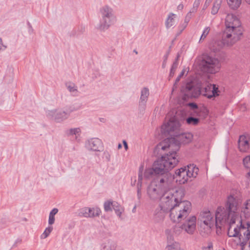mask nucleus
<instances>
[{
    "instance_id": "obj_28",
    "label": "nucleus",
    "mask_w": 250,
    "mask_h": 250,
    "mask_svg": "<svg viewBox=\"0 0 250 250\" xmlns=\"http://www.w3.org/2000/svg\"><path fill=\"white\" fill-rule=\"evenodd\" d=\"M113 209L114 210L116 214L119 217H121L122 213L124 211V208L118 203L113 202Z\"/></svg>"
},
{
    "instance_id": "obj_12",
    "label": "nucleus",
    "mask_w": 250,
    "mask_h": 250,
    "mask_svg": "<svg viewBox=\"0 0 250 250\" xmlns=\"http://www.w3.org/2000/svg\"><path fill=\"white\" fill-rule=\"evenodd\" d=\"M46 116L49 119L61 123L68 118L69 113L62 109H54L47 110Z\"/></svg>"
},
{
    "instance_id": "obj_27",
    "label": "nucleus",
    "mask_w": 250,
    "mask_h": 250,
    "mask_svg": "<svg viewBox=\"0 0 250 250\" xmlns=\"http://www.w3.org/2000/svg\"><path fill=\"white\" fill-rule=\"evenodd\" d=\"M228 4L230 8L236 10L241 4L242 0H227Z\"/></svg>"
},
{
    "instance_id": "obj_23",
    "label": "nucleus",
    "mask_w": 250,
    "mask_h": 250,
    "mask_svg": "<svg viewBox=\"0 0 250 250\" xmlns=\"http://www.w3.org/2000/svg\"><path fill=\"white\" fill-rule=\"evenodd\" d=\"M103 250H123L120 247L116 245V244L112 241H108L104 244Z\"/></svg>"
},
{
    "instance_id": "obj_4",
    "label": "nucleus",
    "mask_w": 250,
    "mask_h": 250,
    "mask_svg": "<svg viewBox=\"0 0 250 250\" xmlns=\"http://www.w3.org/2000/svg\"><path fill=\"white\" fill-rule=\"evenodd\" d=\"M181 91L184 96V99L196 98L200 94L208 99L219 96L220 91L215 84L206 83L202 88L195 86L192 82L187 83L181 87Z\"/></svg>"
},
{
    "instance_id": "obj_40",
    "label": "nucleus",
    "mask_w": 250,
    "mask_h": 250,
    "mask_svg": "<svg viewBox=\"0 0 250 250\" xmlns=\"http://www.w3.org/2000/svg\"><path fill=\"white\" fill-rule=\"evenodd\" d=\"M53 229L52 227H48L44 231L43 233L41 235V238L42 239H45L46 237L48 236L49 234L51 233Z\"/></svg>"
},
{
    "instance_id": "obj_32",
    "label": "nucleus",
    "mask_w": 250,
    "mask_h": 250,
    "mask_svg": "<svg viewBox=\"0 0 250 250\" xmlns=\"http://www.w3.org/2000/svg\"><path fill=\"white\" fill-rule=\"evenodd\" d=\"M188 105L192 109H195V112L198 116H200V113L202 112H205L206 110L205 109L198 108L197 104L194 103H189L188 104Z\"/></svg>"
},
{
    "instance_id": "obj_24",
    "label": "nucleus",
    "mask_w": 250,
    "mask_h": 250,
    "mask_svg": "<svg viewBox=\"0 0 250 250\" xmlns=\"http://www.w3.org/2000/svg\"><path fill=\"white\" fill-rule=\"evenodd\" d=\"M158 174L152 166L151 168H148L145 169L144 172V177L146 179H150L154 177L156 178Z\"/></svg>"
},
{
    "instance_id": "obj_34",
    "label": "nucleus",
    "mask_w": 250,
    "mask_h": 250,
    "mask_svg": "<svg viewBox=\"0 0 250 250\" xmlns=\"http://www.w3.org/2000/svg\"><path fill=\"white\" fill-rule=\"evenodd\" d=\"M66 86L68 91L75 95L78 92L77 86L73 83H68L66 84Z\"/></svg>"
},
{
    "instance_id": "obj_6",
    "label": "nucleus",
    "mask_w": 250,
    "mask_h": 250,
    "mask_svg": "<svg viewBox=\"0 0 250 250\" xmlns=\"http://www.w3.org/2000/svg\"><path fill=\"white\" fill-rule=\"evenodd\" d=\"M177 157L176 152H169L168 154L155 161L152 166L158 175L169 173L168 170L174 167L179 162Z\"/></svg>"
},
{
    "instance_id": "obj_44",
    "label": "nucleus",
    "mask_w": 250,
    "mask_h": 250,
    "mask_svg": "<svg viewBox=\"0 0 250 250\" xmlns=\"http://www.w3.org/2000/svg\"><path fill=\"white\" fill-rule=\"evenodd\" d=\"M187 25V21H184V23H183L179 26V28L180 30V32L179 34L181 33V32L186 28Z\"/></svg>"
},
{
    "instance_id": "obj_20",
    "label": "nucleus",
    "mask_w": 250,
    "mask_h": 250,
    "mask_svg": "<svg viewBox=\"0 0 250 250\" xmlns=\"http://www.w3.org/2000/svg\"><path fill=\"white\" fill-rule=\"evenodd\" d=\"M238 148L240 151L246 152L249 148V140L245 135H241L238 142Z\"/></svg>"
},
{
    "instance_id": "obj_56",
    "label": "nucleus",
    "mask_w": 250,
    "mask_h": 250,
    "mask_svg": "<svg viewBox=\"0 0 250 250\" xmlns=\"http://www.w3.org/2000/svg\"><path fill=\"white\" fill-rule=\"evenodd\" d=\"M246 1L248 4H250V0H246Z\"/></svg>"
},
{
    "instance_id": "obj_14",
    "label": "nucleus",
    "mask_w": 250,
    "mask_h": 250,
    "mask_svg": "<svg viewBox=\"0 0 250 250\" xmlns=\"http://www.w3.org/2000/svg\"><path fill=\"white\" fill-rule=\"evenodd\" d=\"M239 223H241V220H239ZM247 229L242 226L241 224L239 231V238L240 240V245L242 247V250H244V246L246 245L247 242L250 238V224L247 223Z\"/></svg>"
},
{
    "instance_id": "obj_37",
    "label": "nucleus",
    "mask_w": 250,
    "mask_h": 250,
    "mask_svg": "<svg viewBox=\"0 0 250 250\" xmlns=\"http://www.w3.org/2000/svg\"><path fill=\"white\" fill-rule=\"evenodd\" d=\"M81 132V129L80 128H71L67 130V134L68 135H76V138H77V135H79Z\"/></svg>"
},
{
    "instance_id": "obj_9",
    "label": "nucleus",
    "mask_w": 250,
    "mask_h": 250,
    "mask_svg": "<svg viewBox=\"0 0 250 250\" xmlns=\"http://www.w3.org/2000/svg\"><path fill=\"white\" fill-rule=\"evenodd\" d=\"M200 231L201 235L206 236L210 232L215 221L213 218L209 211L202 212L200 215Z\"/></svg>"
},
{
    "instance_id": "obj_35",
    "label": "nucleus",
    "mask_w": 250,
    "mask_h": 250,
    "mask_svg": "<svg viewBox=\"0 0 250 250\" xmlns=\"http://www.w3.org/2000/svg\"><path fill=\"white\" fill-rule=\"evenodd\" d=\"M186 122L189 125H196L199 123V119L193 117H189L187 118Z\"/></svg>"
},
{
    "instance_id": "obj_57",
    "label": "nucleus",
    "mask_w": 250,
    "mask_h": 250,
    "mask_svg": "<svg viewBox=\"0 0 250 250\" xmlns=\"http://www.w3.org/2000/svg\"><path fill=\"white\" fill-rule=\"evenodd\" d=\"M249 247V250H250V241Z\"/></svg>"
},
{
    "instance_id": "obj_38",
    "label": "nucleus",
    "mask_w": 250,
    "mask_h": 250,
    "mask_svg": "<svg viewBox=\"0 0 250 250\" xmlns=\"http://www.w3.org/2000/svg\"><path fill=\"white\" fill-rule=\"evenodd\" d=\"M178 62H177V61H175L171 66L170 73H169V76L170 77H173L174 73L178 67Z\"/></svg>"
},
{
    "instance_id": "obj_50",
    "label": "nucleus",
    "mask_w": 250,
    "mask_h": 250,
    "mask_svg": "<svg viewBox=\"0 0 250 250\" xmlns=\"http://www.w3.org/2000/svg\"><path fill=\"white\" fill-rule=\"evenodd\" d=\"M184 8V5L182 3L179 4L177 6V9L178 10H182Z\"/></svg>"
},
{
    "instance_id": "obj_58",
    "label": "nucleus",
    "mask_w": 250,
    "mask_h": 250,
    "mask_svg": "<svg viewBox=\"0 0 250 250\" xmlns=\"http://www.w3.org/2000/svg\"><path fill=\"white\" fill-rule=\"evenodd\" d=\"M168 231H169V230H166V232L167 233L168 232Z\"/></svg>"
},
{
    "instance_id": "obj_21",
    "label": "nucleus",
    "mask_w": 250,
    "mask_h": 250,
    "mask_svg": "<svg viewBox=\"0 0 250 250\" xmlns=\"http://www.w3.org/2000/svg\"><path fill=\"white\" fill-rule=\"evenodd\" d=\"M143 169H144V166L143 165H142L139 167L138 182H137V197L139 200H140L142 197L141 189H142V186Z\"/></svg>"
},
{
    "instance_id": "obj_33",
    "label": "nucleus",
    "mask_w": 250,
    "mask_h": 250,
    "mask_svg": "<svg viewBox=\"0 0 250 250\" xmlns=\"http://www.w3.org/2000/svg\"><path fill=\"white\" fill-rule=\"evenodd\" d=\"M58 212V209L57 208H54L50 212L48 219V224L49 225H52L55 222L54 216Z\"/></svg>"
},
{
    "instance_id": "obj_45",
    "label": "nucleus",
    "mask_w": 250,
    "mask_h": 250,
    "mask_svg": "<svg viewBox=\"0 0 250 250\" xmlns=\"http://www.w3.org/2000/svg\"><path fill=\"white\" fill-rule=\"evenodd\" d=\"M213 248V245L211 242L208 243V246L207 247L203 248V250H211Z\"/></svg>"
},
{
    "instance_id": "obj_19",
    "label": "nucleus",
    "mask_w": 250,
    "mask_h": 250,
    "mask_svg": "<svg viewBox=\"0 0 250 250\" xmlns=\"http://www.w3.org/2000/svg\"><path fill=\"white\" fill-rule=\"evenodd\" d=\"M175 175H172L174 179L175 178L176 182H179L180 184H184L188 180L189 177L188 176L186 171V167L181 168L175 171Z\"/></svg>"
},
{
    "instance_id": "obj_47",
    "label": "nucleus",
    "mask_w": 250,
    "mask_h": 250,
    "mask_svg": "<svg viewBox=\"0 0 250 250\" xmlns=\"http://www.w3.org/2000/svg\"><path fill=\"white\" fill-rule=\"evenodd\" d=\"M167 57H168L167 55H166L164 56V60L163 63H162V67L163 68L166 67Z\"/></svg>"
},
{
    "instance_id": "obj_41",
    "label": "nucleus",
    "mask_w": 250,
    "mask_h": 250,
    "mask_svg": "<svg viewBox=\"0 0 250 250\" xmlns=\"http://www.w3.org/2000/svg\"><path fill=\"white\" fill-rule=\"evenodd\" d=\"M113 207V202L110 201H106L104 203V209L105 211H109L112 210V208L111 207Z\"/></svg>"
},
{
    "instance_id": "obj_8",
    "label": "nucleus",
    "mask_w": 250,
    "mask_h": 250,
    "mask_svg": "<svg viewBox=\"0 0 250 250\" xmlns=\"http://www.w3.org/2000/svg\"><path fill=\"white\" fill-rule=\"evenodd\" d=\"M199 66L203 71L215 74L219 71L221 63L218 59L209 55H204L202 57Z\"/></svg>"
},
{
    "instance_id": "obj_59",
    "label": "nucleus",
    "mask_w": 250,
    "mask_h": 250,
    "mask_svg": "<svg viewBox=\"0 0 250 250\" xmlns=\"http://www.w3.org/2000/svg\"><path fill=\"white\" fill-rule=\"evenodd\" d=\"M24 220L26 221V219L25 218H24Z\"/></svg>"
},
{
    "instance_id": "obj_53",
    "label": "nucleus",
    "mask_w": 250,
    "mask_h": 250,
    "mask_svg": "<svg viewBox=\"0 0 250 250\" xmlns=\"http://www.w3.org/2000/svg\"><path fill=\"white\" fill-rule=\"evenodd\" d=\"M122 147V146L121 144H119L118 145V149H120Z\"/></svg>"
},
{
    "instance_id": "obj_42",
    "label": "nucleus",
    "mask_w": 250,
    "mask_h": 250,
    "mask_svg": "<svg viewBox=\"0 0 250 250\" xmlns=\"http://www.w3.org/2000/svg\"><path fill=\"white\" fill-rule=\"evenodd\" d=\"M243 164L245 167L250 169V155H248L243 159Z\"/></svg>"
},
{
    "instance_id": "obj_11",
    "label": "nucleus",
    "mask_w": 250,
    "mask_h": 250,
    "mask_svg": "<svg viewBox=\"0 0 250 250\" xmlns=\"http://www.w3.org/2000/svg\"><path fill=\"white\" fill-rule=\"evenodd\" d=\"M179 190H181L183 193H184V191L182 188L173 189L172 190H170L168 193H166L158 186H157L155 183H152L147 188V193L150 199L153 200L160 199V202H161V199L165 194H175V192L179 191Z\"/></svg>"
},
{
    "instance_id": "obj_48",
    "label": "nucleus",
    "mask_w": 250,
    "mask_h": 250,
    "mask_svg": "<svg viewBox=\"0 0 250 250\" xmlns=\"http://www.w3.org/2000/svg\"><path fill=\"white\" fill-rule=\"evenodd\" d=\"M6 48V46L2 44V39L0 38V50H4Z\"/></svg>"
},
{
    "instance_id": "obj_51",
    "label": "nucleus",
    "mask_w": 250,
    "mask_h": 250,
    "mask_svg": "<svg viewBox=\"0 0 250 250\" xmlns=\"http://www.w3.org/2000/svg\"><path fill=\"white\" fill-rule=\"evenodd\" d=\"M21 242V239H17V240H16V241H15V244H14L13 247L16 246L17 244H18V243H20Z\"/></svg>"
},
{
    "instance_id": "obj_55",
    "label": "nucleus",
    "mask_w": 250,
    "mask_h": 250,
    "mask_svg": "<svg viewBox=\"0 0 250 250\" xmlns=\"http://www.w3.org/2000/svg\"><path fill=\"white\" fill-rule=\"evenodd\" d=\"M179 58V55H178L175 61H177V62H178Z\"/></svg>"
},
{
    "instance_id": "obj_7",
    "label": "nucleus",
    "mask_w": 250,
    "mask_h": 250,
    "mask_svg": "<svg viewBox=\"0 0 250 250\" xmlns=\"http://www.w3.org/2000/svg\"><path fill=\"white\" fill-rule=\"evenodd\" d=\"M101 19L97 28L101 31L107 30L117 21L113 9L108 5H104L100 9Z\"/></svg>"
},
{
    "instance_id": "obj_39",
    "label": "nucleus",
    "mask_w": 250,
    "mask_h": 250,
    "mask_svg": "<svg viewBox=\"0 0 250 250\" xmlns=\"http://www.w3.org/2000/svg\"><path fill=\"white\" fill-rule=\"evenodd\" d=\"M210 28L209 27H206L204 30H203V32L202 33V34L201 35V36L200 37L199 42H200L202 40H204L208 35V34L209 31H210Z\"/></svg>"
},
{
    "instance_id": "obj_17",
    "label": "nucleus",
    "mask_w": 250,
    "mask_h": 250,
    "mask_svg": "<svg viewBox=\"0 0 250 250\" xmlns=\"http://www.w3.org/2000/svg\"><path fill=\"white\" fill-rule=\"evenodd\" d=\"M225 45L231 46L233 44L227 43L226 41L224 39V34H223L222 40H213L211 41L208 44V48L211 51L216 53L220 51Z\"/></svg>"
},
{
    "instance_id": "obj_43",
    "label": "nucleus",
    "mask_w": 250,
    "mask_h": 250,
    "mask_svg": "<svg viewBox=\"0 0 250 250\" xmlns=\"http://www.w3.org/2000/svg\"><path fill=\"white\" fill-rule=\"evenodd\" d=\"M184 73H185L184 70H183L181 72L180 74L176 78V79L175 80V83H174V85H173L172 91H174V89L177 87V83H179V82L181 77H182L183 76V75L184 74Z\"/></svg>"
},
{
    "instance_id": "obj_16",
    "label": "nucleus",
    "mask_w": 250,
    "mask_h": 250,
    "mask_svg": "<svg viewBox=\"0 0 250 250\" xmlns=\"http://www.w3.org/2000/svg\"><path fill=\"white\" fill-rule=\"evenodd\" d=\"M86 148L94 151H99L103 148L102 141L97 138H91L88 140L85 144Z\"/></svg>"
},
{
    "instance_id": "obj_26",
    "label": "nucleus",
    "mask_w": 250,
    "mask_h": 250,
    "mask_svg": "<svg viewBox=\"0 0 250 250\" xmlns=\"http://www.w3.org/2000/svg\"><path fill=\"white\" fill-rule=\"evenodd\" d=\"M241 211L244 214L246 218L250 216V200H248L245 202Z\"/></svg>"
},
{
    "instance_id": "obj_54",
    "label": "nucleus",
    "mask_w": 250,
    "mask_h": 250,
    "mask_svg": "<svg viewBox=\"0 0 250 250\" xmlns=\"http://www.w3.org/2000/svg\"><path fill=\"white\" fill-rule=\"evenodd\" d=\"M136 206H134V207L132 209V212L134 213L135 212V211H136Z\"/></svg>"
},
{
    "instance_id": "obj_30",
    "label": "nucleus",
    "mask_w": 250,
    "mask_h": 250,
    "mask_svg": "<svg viewBox=\"0 0 250 250\" xmlns=\"http://www.w3.org/2000/svg\"><path fill=\"white\" fill-rule=\"evenodd\" d=\"M82 104L80 103H76L69 106L66 111L69 114L74 111H78L82 108Z\"/></svg>"
},
{
    "instance_id": "obj_49",
    "label": "nucleus",
    "mask_w": 250,
    "mask_h": 250,
    "mask_svg": "<svg viewBox=\"0 0 250 250\" xmlns=\"http://www.w3.org/2000/svg\"><path fill=\"white\" fill-rule=\"evenodd\" d=\"M123 145H124V147H125V149L126 150H127V149H128V146H127V142L125 140H124L123 141Z\"/></svg>"
},
{
    "instance_id": "obj_22",
    "label": "nucleus",
    "mask_w": 250,
    "mask_h": 250,
    "mask_svg": "<svg viewBox=\"0 0 250 250\" xmlns=\"http://www.w3.org/2000/svg\"><path fill=\"white\" fill-rule=\"evenodd\" d=\"M186 171L189 178H195L198 175L199 169L194 164H190L187 166Z\"/></svg>"
},
{
    "instance_id": "obj_13",
    "label": "nucleus",
    "mask_w": 250,
    "mask_h": 250,
    "mask_svg": "<svg viewBox=\"0 0 250 250\" xmlns=\"http://www.w3.org/2000/svg\"><path fill=\"white\" fill-rule=\"evenodd\" d=\"M101 212L100 209L98 208L84 207L78 210V216L80 217L94 218L99 216Z\"/></svg>"
},
{
    "instance_id": "obj_52",
    "label": "nucleus",
    "mask_w": 250,
    "mask_h": 250,
    "mask_svg": "<svg viewBox=\"0 0 250 250\" xmlns=\"http://www.w3.org/2000/svg\"><path fill=\"white\" fill-rule=\"evenodd\" d=\"M209 4H208L207 0H206V2L204 6V8H207L209 6Z\"/></svg>"
},
{
    "instance_id": "obj_31",
    "label": "nucleus",
    "mask_w": 250,
    "mask_h": 250,
    "mask_svg": "<svg viewBox=\"0 0 250 250\" xmlns=\"http://www.w3.org/2000/svg\"><path fill=\"white\" fill-rule=\"evenodd\" d=\"M167 250H180V244L176 242H168L167 245L166 247Z\"/></svg>"
},
{
    "instance_id": "obj_3",
    "label": "nucleus",
    "mask_w": 250,
    "mask_h": 250,
    "mask_svg": "<svg viewBox=\"0 0 250 250\" xmlns=\"http://www.w3.org/2000/svg\"><path fill=\"white\" fill-rule=\"evenodd\" d=\"M180 123L174 119H170L167 124L162 126V132L171 136L157 146L158 149L165 150L167 148H171L176 151L179 148L181 144H187L191 141L192 135L189 133H180Z\"/></svg>"
},
{
    "instance_id": "obj_10",
    "label": "nucleus",
    "mask_w": 250,
    "mask_h": 250,
    "mask_svg": "<svg viewBox=\"0 0 250 250\" xmlns=\"http://www.w3.org/2000/svg\"><path fill=\"white\" fill-rule=\"evenodd\" d=\"M173 179V176L169 172L159 174L156 178H154V180L157 186L166 193H168L170 190L178 188H171Z\"/></svg>"
},
{
    "instance_id": "obj_25",
    "label": "nucleus",
    "mask_w": 250,
    "mask_h": 250,
    "mask_svg": "<svg viewBox=\"0 0 250 250\" xmlns=\"http://www.w3.org/2000/svg\"><path fill=\"white\" fill-rule=\"evenodd\" d=\"M223 0H215L211 10V14L213 15L217 14L220 9Z\"/></svg>"
},
{
    "instance_id": "obj_1",
    "label": "nucleus",
    "mask_w": 250,
    "mask_h": 250,
    "mask_svg": "<svg viewBox=\"0 0 250 250\" xmlns=\"http://www.w3.org/2000/svg\"><path fill=\"white\" fill-rule=\"evenodd\" d=\"M184 196L185 193L181 190L176 192L175 194H165L155 210V221L157 222L163 221L165 213L168 212L173 222L179 223L186 218L191 211V204L188 201H183Z\"/></svg>"
},
{
    "instance_id": "obj_46",
    "label": "nucleus",
    "mask_w": 250,
    "mask_h": 250,
    "mask_svg": "<svg viewBox=\"0 0 250 250\" xmlns=\"http://www.w3.org/2000/svg\"><path fill=\"white\" fill-rule=\"evenodd\" d=\"M191 12H192L191 11H190L189 12H188L185 18L184 21H187V24H188V23L189 21V20L191 18Z\"/></svg>"
},
{
    "instance_id": "obj_36",
    "label": "nucleus",
    "mask_w": 250,
    "mask_h": 250,
    "mask_svg": "<svg viewBox=\"0 0 250 250\" xmlns=\"http://www.w3.org/2000/svg\"><path fill=\"white\" fill-rule=\"evenodd\" d=\"M183 230L182 225L181 226L175 225L172 228L173 234L175 236H178L181 233Z\"/></svg>"
},
{
    "instance_id": "obj_15",
    "label": "nucleus",
    "mask_w": 250,
    "mask_h": 250,
    "mask_svg": "<svg viewBox=\"0 0 250 250\" xmlns=\"http://www.w3.org/2000/svg\"><path fill=\"white\" fill-rule=\"evenodd\" d=\"M196 228V217L189 216L182 224V228L188 234H193Z\"/></svg>"
},
{
    "instance_id": "obj_2",
    "label": "nucleus",
    "mask_w": 250,
    "mask_h": 250,
    "mask_svg": "<svg viewBox=\"0 0 250 250\" xmlns=\"http://www.w3.org/2000/svg\"><path fill=\"white\" fill-rule=\"evenodd\" d=\"M241 201L239 192L231 193L227 198L225 207H219L216 211V228H221L219 224L228 223L229 225L228 230V235L229 237H236L239 234L240 227H233V225L236 220L239 219L238 210Z\"/></svg>"
},
{
    "instance_id": "obj_29",
    "label": "nucleus",
    "mask_w": 250,
    "mask_h": 250,
    "mask_svg": "<svg viewBox=\"0 0 250 250\" xmlns=\"http://www.w3.org/2000/svg\"><path fill=\"white\" fill-rule=\"evenodd\" d=\"M175 14L172 13H169L166 21V26L167 28H169L174 25L175 22Z\"/></svg>"
},
{
    "instance_id": "obj_5",
    "label": "nucleus",
    "mask_w": 250,
    "mask_h": 250,
    "mask_svg": "<svg viewBox=\"0 0 250 250\" xmlns=\"http://www.w3.org/2000/svg\"><path fill=\"white\" fill-rule=\"evenodd\" d=\"M226 29L224 39L228 44H233L242 35L243 30L240 20L234 15L229 14L225 19Z\"/></svg>"
},
{
    "instance_id": "obj_18",
    "label": "nucleus",
    "mask_w": 250,
    "mask_h": 250,
    "mask_svg": "<svg viewBox=\"0 0 250 250\" xmlns=\"http://www.w3.org/2000/svg\"><path fill=\"white\" fill-rule=\"evenodd\" d=\"M150 95L149 89L147 87H143L140 91V97L139 101V108L144 110Z\"/></svg>"
}]
</instances>
